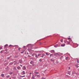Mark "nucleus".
<instances>
[{
	"mask_svg": "<svg viewBox=\"0 0 79 79\" xmlns=\"http://www.w3.org/2000/svg\"><path fill=\"white\" fill-rule=\"evenodd\" d=\"M41 55V54H38V56H40V55Z\"/></svg>",
	"mask_w": 79,
	"mask_h": 79,
	"instance_id": "nucleus-26",
	"label": "nucleus"
},
{
	"mask_svg": "<svg viewBox=\"0 0 79 79\" xmlns=\"http://www.w3.org/2000/svg\"><path fill=\"white\" fill-rule=\"evenodd\" d=\"M40 43V44H41V43Z\"/></svg>",
	"mask_w": 79,
	"mask_h": 79,
	"instance_id": "nucleus-41",
	"label": "nucleus"
},
{
	"mask_svg": "<svg viewBox=\"0 0 79 79\" xmlns=\"http://www.w3.org/2000/svg\"><path fill=\"white\" fill-rule=\"evenodd\" d=\"M66 43H67V45H68L70 44V42L69 41H67Z\"/></svg>",
	"mask_w": 79,
	"mask_h": 79,
	"instance_id": "nucleus-5",
	"label": "nucleus"
},
{
	"mask_svg": "<svg viewBox=\"0 0 79 79\" xmlns=\"http://www.w3.org/2000/svg\"><path fill=\"white\" fill-rule=\"evenodd\" d=\"M52 56H53V54H51L50 55V56H52Z\"/></svg>",
	"mask_w": 79,
	"mask_h": 79,
	"instance_id": "nucleus-27",
	"label": "nucleus"
},
{
	"mask_svg": "<svg viewBox=\"0 0 79 79\" xmlns=\"http://www.w3.org/2000/svg\"><path fill=\"white\" fill-rule=\"evenodd\" d=\"M17 69H19V67H17Z\"/></svg>",
	"mask_w": 79,
	"mask_h": 79,
	"instance_id": "nucleus-33",
	"label": "nucleus"
},
{
	"mask_svg": "<svg viewBox=\"0 0 79 79\" xmlns=\"http://www.w3.org/2000/svg\"><path fill=\"white\" fill-rule=\"evenodd\" d=\"M53 61H54V60H52Z\"/></svg>",
	"mask_w": 79,
	"mask_h": 79,
	"instance_id": "nucleus-42",
	"label": "nucleus"
},
{
	"mask_svg": "<svg viewBox=\"0 0 79 79\" xmlns=\"http://www.w3.org/2000/svg\"><path fill=\"white\" fill-rule=\"evenodd\" d=\"M35 77H40V75H38L37 74H35Z\"/></svg>",
	"mask_w": 79,
	"mask_h": 79,
	"instance_id": "nucleus-1",
	"label": "nucleus"
},
{
	"mask_svg": "<svg viewBox=\"0 0 79 79\" xmlns=\"http://www.w3.org/2000/svg\"><path fill=\"white\" fill-rule=\"evenodd\" d=\"M42 56H45V54H42Z\"/></svg>",
	"mask_w": 79,
	"mask_h": 79,
	"instance_id": "nucleus-28",
	"label": "nucleus"
},
{
	"mask_svg": "<svg viewBox=\"0 0 79 79\" xmlns=\"http://www.w3.org/2000/svg\"><path fill=\"white\" fill-rule=\"evenodd\" d=\"M52 51L54 52H55V51H54V50H52Z\"/></svg>",
	"mask_w": 79,
	"mask_h": 79,
	"instance_id": "nucleus-30",
	"label": "nucleus"
},
{
	"mask_svg": "<svg viewBox=\"0 0 79 79\" xmlns=\"http://www.w3.org/2000/svg\"><path fill=\"white\" fill-rule=\"evenodd\" d=\"M31 74V73H30V74Z\"/></svg>",
	"mask_w": 79,
	"mask_h": 79,
	"instance_id": "nucleus-40",
	"label": "nucleus"
},
{
	"mask_svg": "<svg viewBox=\"0 0 79 79\" xmlns=\"http://www.w3.org/2000/svg\"><path fill=\"white\" fill-rule=\"evenodd\" d=\"M27 55H28V52H27Z\"/></svg>",
	"mask_w": 79,
	"mask_h": 79,
	"instance_id": "nucleus-37",
	"label": "nucleus"
},
{
	"mask_svg": "<svg viewBox=\"0 0 79 79\" xmlns=\"http://www.w3.org/2000/svg\"><path fill=\"white\" fill-rule=\"evenodd\" d=\"M63 40L61 39L60 40V42H62V43H63Z\"/></svg>",
	"mask_w": 79,
	"mask_h": 79,
	"instance_id": "nucleus-14",
	"label": "nucleus"
},
{
	"mask_svg": "<svg viewBox=\"0 0 79 79\" xmlns=\"http://www.w3.org/2000/svg\"><path fill=\"white\" fill-rule=\"evenodd\" d=\"M25 75H24L23 76H20V77H25Z\"/></svg>",
	"mask_w": 79,
	"mask_h": 79,
	"instance_id": "nucleus-11",
	"label": "nucleus"
},
{
	"mask_svg": "<svg viewBox=\"0 0 79 79\" xmlns=\"http://www.w3.org/2000/svg\"><path fill=\"white\" fill-rule=\"evenodd\" d=\"M32 79H35L34 77H32Z\"/></svg>",
	"mask_w": 79,
	"mask_h": 79,
	"instance_id": "nucleus-22",
	"label": "nucleus"
},
{
	"mask_svg": "<svg viewBox=\"0 0 79 79\" xmlns=\"http://www.w3.org/2000/svg\"><path fill=\"white\" fill-rule=\"evenodd\" d=\"M68 39L69 40H71V39L70 38H68Z\"/></svg>",
	"mask_w": 79,
	"mask_h": 79,
	"instance_id": "nucleus-20",
	"label": "nucleus"
},
{
	"mask_svg": "<svg viewBox=\"0 0 79 79\" xmlns=\"http://www.w3.org/2000/svg\"><path fill=\"white\" fill-rule=\"evenodd\" d=\"M35 57H36V58H38V56H37V54H35Z\"/></svg>",
	"mask_w": 79,
	"mask_h": 79,
	"instance_id": "nucleus-8",
	"label": "nucleus"
},
{
	"mask_svg": "<svg viewBox=\"0 0 79 79\" xmlns=\"http://www.w3.org/2000/svg\"><path fill=\"white\" fill-rule=\"evenodd\" d=\"M51 61H53V60H52V59H51Z\"/></svg>",
	"mask_w": 79,
	"mask_h": 79,
	"instance_id": "nucleus-39",
	"label": "nucleus"
},
{
	"mask_svg": "<svg viewBox=\"0 0 79 79\" xmlns=\"http://www.w3.org/2000/svg\"><path fill=\"white\" fill-rule=\"evenodd\" d=\"M6 77H7V78H8L10 77V75H7L6 76Z\"/></svg>",
	"mask_w": 79,
	"mask_h": 79,
	"instance_id": "nucleus-13",
	"label": "nucleus"
},
{
	"mask_svg": "<svg viewBox=\"0 0 79 79\" xmlns=\"http://www.w3.org/2000/svg\"><path fill=\"white\" fill-rule=\"evenodd\" d=\"M23 74H22V75H24V74H25V72H24V71H23Z\"/></svg>",
	"mask_w": 79,
	"mask_h": 79,
	"instance_id": "nucleus-6",
	"label": "nucleus"
},
{
	"mask_svg": "<svg viewBox=\"0 0 79 79\" xmlns=\"http://www.w3.org/2000/svg\"><path fill=\"white\" fill-rule=\"evenodd\" d=\"M70 69V67H69V69Z\"/></svg>",
	"mask_w": 79,
	"mask_h": 79,
	"instance_id": "nucleus-31",
	"label": "nucleus"
},
{
	"mask_svg": "<svg viewBox=\"0 0 79 79\" xmlns=\"http://www.w3.org/2000/svg\"><path fill=\"white\" fill-rule=\"evenodd\" d=\"M54 55L56 56H58V55L59 56H60V54L59 53H56L54 54Z\"/></svg>",
	"mask_w": 79,
	"mask_h": 79,
	"instance_id": "nucleus-2",
	"label": "nucleus"
},
{
	"mask_svg": "<svg viewBox=\"0 0 79 79\" xmlns=\"http://www.w3.org/2000/svg\"><path fill=\"white\" fill-rule=\"evenodd\" d=\"M16 67H14V69H16Z\"/></svg>",
	"mask_w": 79,
	"mask_h": 79,
	"instance_id": "nucleus-36",
	"label": "nucleus"
},
{
	"mask_svg": "<svg viewBox=\"0 0 79 79\" xmlns=\"http://www.w3.org/2000/svg\"><path fill=\"white\" fill-rule=\"evenodd\" d=\"M23 70H25V69H26V67L25 66H24L23 67Z\"/></svg>",
	"mask_w": 79,
	"mask_h": 79,
	"instance_id": "nucleus-4",
	"label": "nucleus"
},
{
	"mask_svg": "<svg viewBox=\"0 0 79 79\" xmlns=\"http://www.w3.org/2000/svg\"><path fill=\"white\" fill-rule=\"evenodd\" d=\"M28 56H29L30 57H31V56H30L29 55Z\"/></svg>",
	"mask_w": 79,
	"mask_h": 79,
	"instance_id": "nucleus-34",
	"label": "nucleus"
},
{
	"mask_svg": "<svg viewBox=\"0 0 79 79\" xmlns=\"http://www.w3.org/2000/svg\"><path fill=\"white\" fill-rule=\"evenodd\" d=\"M13 74V72H10V73H9V74H10V75H11Z\"/></svg>",
	"mask_w": 79,
	"mask_h": 79,
	"instance_id": "nucleus-18",
	"label": "nucleus"
},
{
	"mask_svg": "<svg viewBox=\"0 0 79 79\" xmlns=\"http://www.w3.org/2000/svg\"><path fill=\"white\" fill-rule=\"evenodd\" d=\"M30 63H31V64H33V63H34V62H33V61H31L30 62Z\"/></svg>",
	"mask_w": 79,
	"mask_h": 79,
	"instance_id": "nucleus-9",
	"label": "nucleus"
},
{
	"mask_svg": "<svg viewBox=\"0 0 79 79\" xmlns=\"http://www.w3.org/2000/svg\"><path fill=\"white\" fill-rule=\"evenodd\" d=\"M54 47H58V44H57L56 45L54 46Z\"/></svg>",
	"mask_w": 79,
	"mask_h": 79,
	"instance_id": "nucleus-12",
	"label": "nucleus"
},
{
	"mask_svg": "<svg viewBox=\"0 0 79 79\" xmlns=\"http://www.w3.org/2000/svg\"><path fill=\"white\" fill-rule=\"evenodd\" d=\"M61 47H64V46H65V44H62L61 45Z\"/></svg>",
	"mask_w": 79,
	"mask_h": 79,
	"instance_id": "nucleus-3",
	"label": "nucleus"
},
{
	"mask_svg": "<svg viewBox=\"0 0 79 79\" xmlns=\"http://www.w3.org/2000/svg\"><path fill=\"white\" fill-rule=\"evenodd\" d=\"M3 51H4V50L1 51V53H3Z\"/></svg>",
	"mask_w": 79,
	"mask_h": 79,
	"instance_id": "nucleus-21",
	"label": "nucleus"
},
{
	"mask_svg": "<svg viewBox=\"0 0 79 79\" xmlns=\"http://www.w3.org/2000/svg\"><path fill=\"white\" fill-rule=\"evenodd\" d=\"M1 76H2V77H4V74H2L1 75Z\"/></svg>",
	"mask_w": 79,
	"mask_h": 79,
	"instance_id": "nucleus-7",
	"label": "nucleus"
},
{
	"mask_svg": "<svg viewBox=\"0 0 79 79\" xmlns=\"http://www.w3.org/2000/svg\"><path fill=\"white\" fill-rule=\"evenodd\" d=\"M20 66H21V67H22V65H20Z\"/></svg>",
	"mask_w": 79,
	"mask_h": 79,
	"instance_id": "nucleus-32",
	"label": "nucleus"
},
{
	"mask_svg": "<svg viewBox=\"0 0 79 79\" xmlns=\"http://www.w3.org/2000/svg\"><path fill=\"white\" fill-rule=\"evenodd\" d=\"M2 47H0V50H2Z\"/></svg>",
	"mask_w": 79,
	"mask_h": 79,
	"instance_id": "nucleus-24",
	"label": "nucleus"
},
{
	"mask_svg": "<svg viewBox=\"0 0 79 79\" xmlns=\"http://www.w3.org/2000/svg\"><path fill=\"white\" fill-rule=\"evenodd\" d=\"M23 53V52H21V53Z\"/></svg>",
	"mask_w": 79,
	"mask_h": 79,
	"instance_id": "nucleus-43",
	"label": "nucleus"
},
{
	"mask_svg": "<svg viewBox=\"0 0 79 79\" xmlns=\"http://www.w3.org/2000/svg\"><path fill=\"white\" fill-rule=\"evenodd\" d=\"M35 74H39V73H37V72H35Z\"/></svg>",
	"mask_w": 79,
	"mask_h": 79,
	"instance_id": "nucleus-23",
	"label": "nucleus"
},
{
	"mask_svg": "<svg viewBox=\"0 0 79 79\" xmlns=\"http://www.w3.org/2000/svg\"><path fill=\"white\" fill-rule=\"evenodd\" d=\"M75 66L77 68H78V65H77V64L75 65Z\"/></svg>",
	"mask_w": 79,
	"mask_h": 79,
	"instance_id": "nucleus-16",
	"label": "nucleus"
},
{
	"mask_svg": "<svg viewBox=\"0 0 79 79\" xmlns=\"http://www.w3.org/2000/svg\"><path fill=\"white\" fill-rule=\"evenodd\" d=\"M42 79H45V78H44V77H42Z\"/></svg>",
	"mask_w": 79,
	"mask_h": 79,
	"instance_id": "nucleus-29",
	"label": "nucleus"
},
{
	"mask_svg": "<svg viewBox=\"0 0 79 79\" xmlns=\"http://www.w3.org/2000/svg\"><path fill=\"white\" fill-rule=\"evenodd\" d=\"M77 62L78 63H79V61H78V60H77Z\"/></svg>",
	"mask_w": 79,
	"mask_h": 79,
	"instance_id": "nucleus-35",
	"label": "nucleus"
},
{
	"mask_svg": "<svg viewBox=\"0 0 79 79\" xmlns=\"http://www.w3.org/2000/svg\"><path fill=\"white\" fill-rule=\"evenodd\" d=\"M72 74H76V72H72Z\"/></svg>",
	"mask_w": 79,
	"mask_h": 79,
	"instance_id": "nucleus-17",
	"label": "nucleus"
},
{
	"mask_svg": "<svg viewBox=\"0 0 79 79\" xmlns=\"http://www.w3.org/2000/svg\"><path fill=\"white\" fill-rule=\"evenodd\" d=\"M46 54L47 55H50V54H49V53H48V52H46Z\"/></svg>",
	"mask_w": 79,
	"mask_h": 79,
	"instance_id": "nucleus-10",
	"label": "nucleus"
},
{
	"mask_svg": "<svg viewBox=\"0 0 79 79\" xmlns=\"http://www.w3.org/2000/svg\"><path fill=\"white\" fill-rule=\"evenodd\" d=\"M6 46H8V45L6 44V45H5L4 46V47H6Z\"/></svg>",
	"mask_w": 79,
	"mask_h": 79,
	"instance_id": "nucleus-25",
	"label": "nucleus"
},
{
	"mask_svg": "<svg viewBox=\"0 0 79 79\" xmlns=\"http://www.w3.org/2000/svg\"><path fill=\"white\" fill-rule=\"evenodd\" d=\"M65 60H68V57H66L65 58Z\"/></svg>",
	"mask_w": 79,
	"mask_h": 79,
	"instance_id": "nucleus-15",
	"label": "nucleus"
},
{
	"mask_svg": "<svg viewBox=\"0 0 79 79\" xmlns=\"http://www.w3.org/2000/svg\"><path fill=\"white\" fill-rule=\"evenodd\" d=\"M63 57L62 56H61L60 57V60H61V59L62 58H63Z\"/></svg>",
	"mask_w": 79,
	"mask_h": 79,
	"instance_id": "nucleus-19",
	"label": "nucleus"
},
{
	"mask_svg": "<svg viewBox=\"0 0 79 79\" xmlns=\"http://www.w3.org/2000/svg\"><path fill=\"white\" fill-rule=\"evenodd\" d=\"M42 58H43L44 57V56H42Z\"/></svg>",
	"mask_w": 79,
	"mask_h": 79,
	"instance_id": "nucleus-38",
	"label": "nucleus"
}]
</instances>
